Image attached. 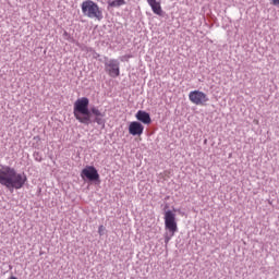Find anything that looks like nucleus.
<instances>
[{
    "mask_svg": "<svg viewBox=\"0 0 279 279\" xmlns=\"http://www.w3.org/2000/svg\"><path fill=\"white\" fill-rule=\"evenodd\" d=\"M74 119L82 123V125H92L97 123L106 128V111L99 110V107L92 106L88 97H81L74 101L73 105Z\"/></svg>",
    "mask_w": 279,
    "mask_h": 279,
    "instance_id": "nucleus-1",
    "label": "nucleus"
},
{
    "mask_svg": "<svg viewBox=\"0 0 279 279\" xmlns=\"http://www.w3.org/2000/svg\"><path fill=\"white\" fill-rule=\"evenodd\" d=\"M0 184L5 186L9 191H20L27 182V174L25 172L19 173L15 168L10 166H0Z\"/></svg>",
    "mask_w": 279,
    "mask_h": 279,
    "instance_id": "nucleus-2",
    "label": "nucleus"
},
{
    "mask_svg": "<svg viewBox=\"0 0 279 279\" xmlns=\"http://www.w3.org/2000/svg\"><path fill=\"white\" fill-rule=\"evenodd\" d=\"M163 220H165V230L168 232L165 233V243L169 245L172 236H175L178 232V220L175 219V213L169 209V203L165 204L163 207Z\"/></svg>",
    "mask_w": 279,
    "mask_h": 279,
    "instance_id": "nucleus-3",
    "label": "nucleus"
},
{
    "mask_svg": "<svg viewBox=\"0 0 279 279\" xmlns=\"http://www.w3.org/2000/svg\"><path fill=\"white\" fill-rule=\"evenodd\" d=\"M82 13L88 19H96L101 21L104 19V11L100 10L99 4L93 0H85L81 4Z\"/></svg>",
    "mask_w": 279,
    "mask_h": 279,
    "instance_id": "nucleus-4",
    "label": "nucleus"
},
{
    "mask_svg": "<svg viewBox=\"0 0 279 279\" xmlns=\"http://www.w3.org/2000/svg\"><path fill=\"white\" fill-rule=\"evenodd\" d=\"M81 178L86 184H101L99 170L95 166H85L81 171Z\"/></svg>",
    "mask_w": 279,
    "mask_h": 279,
    "instance_id": "nucleus-5",
    "label": "nucleus"
},
{
    "mask_svg": "<svg viewBox=\"0 0 279 279\" xmlns=\"http://www.w3.org/2000/svg\"><path fill=\"white\" fill-rule=\"evenodd\" d=\"M102 62L105 64V73H107L109 77L117 78L121 75V62L118 59L104 57Z\"/></svg>",
    "mask_w": 279,
    "mask_h": 279,
    "instance_id": "nucleus-6",
    "label": "nucleus"
},
{
    "mask_svg": "<svg viewBox=\"0 0 279 279\" xmlns=\"http://www.w3.org/2000/svg\"><path fill=\"white\" fill-rule=\"evenodd\" d=\"M189 99L195 106H206V102L209 101L208 96L199 90L190 92Z\"/></svg>",
    "mask_w": 279,
    "mask_h": 279,
    "instance_id": "nucleus-7",
    "label": "nucleus"
},
{
    "mask_svg": "<svg viewBox=\"0 0 279 279\" xmlns=\"http://www.w3.org/2000/svg\"><path fill=\"white\" fill-rule=\"evenodd\" d=\"M143 132H145V126L143 123L138 121L130 122L129 134H131V136H143Z\"/></svg>",
    "mask_w": 279,
    "mask_h": 279,
    "instance_id": "nucleus-8",
    "label": "nucleus"
},
{
    "mask_svg": "<svg viewBox=\"0 0 279 279\" xmlns=\"http://www.w3.org/2000/svg\"><path fill=\"white\" fill-rule=\"evenodd\" d=\"M135 118L140 123L144 125H151V114L145 110H138L135 114Z\"/></svg>",
    "mask_w": 279,
    "mask_h": 279,
    "instance_id": "nucleus-9",
    "label": "nucleus"
},
{
    "mask_svg": "<svg viewBox=\"0 0 279 279\" xmlns=\"http://www.w3.org/2000/svg\"><path fill=\"white\" fill-rule=\"evenodd\" d=\"M148 5H150L151 11L157 16H165V11H162V7L160 5V1L157 0H147Z\"/></svg>",
    "mask_w": 279,
    "mask_h": 279,
    "instance_id": "nucleus-10",
    "label": "nucleus"
},
{
    "mask_svg": "<svg viewBox=\"0 0 279 279\" xmlns=\"http://www.w3.org/2000/svg\"><path fill=\"white\" fill-rule=\"evenodd\" d=\"M89 51H90L94 60H98V62H104V59H100L101 54H99L97 51H95V49L89 48Z\"/></svg>",
    "mask_w": 279,
    "mask_h": 279,
    "instance_id": "nucleus-11",
    "label": "nucleus"
},
{
    "mask_svg": "<svg viewBox=\"0 0 279 279\" xmlns=\"http://www.w3.org/2000/svg\"><path fill=\"white\" fill-rule=\"evenodd\" d=\"M33 157L36 160V162H43V154H40V151H34Z\"/></svg>",
    "mask_w": 279,
    "mask_h": 279,
    "instance_id": "nucleus-12",
    "label": "nucleus"
},
{
    "mask_svg": "<svg viewBox=\"0 0 279 279\" xmlns=\"http://www.w3.org/2000/svg\"><path fill=\"white\" fill-rule=\"evenodd\" d=\"M98 234L99 236H104V234H106V227L104 225L98 227Z\"/></svg>",
    "mask_w": 279,
    "mask_h": 279,
    "instance_id": "nucleus-13",
    "label": "nucleus"
},
{
    "mask_svg": "<svg viewBox=\"0 0 279 279\" xmlns=\"http://www.w3.org/2000/svg\"><path fill=\"white\" fill-rule=\"evenodd\" d=\"M32 147H33L34 149H40V142H34V143L32 144Z\"/></svg>",
    "mask_w": 279,
    "mask_h": 279,
    "instance_id": "nucleus-14",
    "label": "nucleus"
},
{
    "mask_svg": "<svg viewBox=\"0 0 279 279\" xmlns=\"http://www.w3.org/2000/svg\"><path fill=\"white\" fill-rule=\"evenodd\" d=\"M270 5H275V8H279V0H270Z\"/></svg>",
    "mask_w": 279,
    "mask_h": 279,
    "instance_id": "nucleus-15",
    "label": "nucleus"
},
{
    "mask_svg": "<svg viewBox=\"0 0 279 279\" xmlns=\"http://www.w3.org/2000/svg\"><path fill=\"white\" fill-rule=\"evenodd\" d=\"M172 213H179L180 215H182V209L172 207Z\"/></svg>",
    "mask_w": 279,
    "mask_h": 279,
    "instance_id": "nucleus-16",
    "label": "nucleus"
},
{
    "mask_svg": "<svg viewBox=\"0 0 279 279\" xmlns=\"http://www.w3.org/2000/svg\"><path fill=\"white\" fill-rule=\"evenodd\" d=\"M33 141H35V143H40V136L38 135L34 136Z\"/></svg>",
    "mask_w": 279,
    "mask_h": 279,
    "instance_id": "nucleus-17",
    "label": "nucleus"
},
{
    "mask_svg": "<svg viewBox=\"0 0 279 279\" xmlns=\"http://www.w3.org/2000/svg\"><path fill=\"white\" fill-rule=\"evenodd\" d=\"M63 36H64V38H68L69 36H71V34H69V32L64 31Z\"/></svg>",
    "mask_w": 279,
    "mask_h": 279,
    "instance_id": "nucleus-18",
    "label": "nucleus"
},
{
    "mask_svg": "<svg viewBox=\"0 0 279 279\" xmlns=\"http://www.w3.org/2000/svg\"><path fill=\"white\" fill-rule=\"evenodd\" d=\"M66 40H69L70 43H73V37H71V35H69L68 37H66Z\"/></svg>",
    "mask_w": 279,
    "mask_h": 279,
    "instance_id": "nucleus-19",
    "label": "nucleus"
},
{
    "mask_svg": "<svg viewBox=\"0 0 279 279\" xmlns=\"http://www.w3.org/2000/svg\"><path fill=\"white\" fill-rule=\"evenodd\" d=\"M9 279H19V278L15 276H11Z\"/></svg>",
    "mask_w": 279,
    "mask_h": 279,
    "instance_id": "nucleus-20",
    "label": "nucleus"
},
{
    "mask_svg": "<svg viewBox=\"0 0 279 279\" xmlns=\"http://www.w3.org/2000/svg\"><path fill=\"white\" fill-rule=\"evenodd\" d=\"M166 199H169V196H167Z\"/></svg>",
    "mask_w": 279,
    "mask_h": 279,
    "instance_id": "nucleus-21",
    "label": "nucleus"
}]
</instances>
